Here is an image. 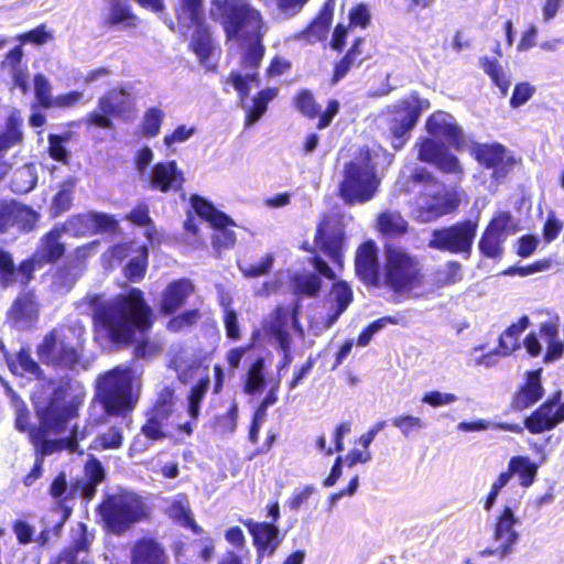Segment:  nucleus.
I'll list each match as a JSON object with an SVG mask.
<instances>
[{
    "instance_id": "58",
    "label": "nucleus",
    "mask_w": 564,
    "mask_h": 564,
    "mask_svg": "<svg viewBox=\"0 0 564 564\" xmlns=\"http://www.w3.org/2000/svg\"><path fill=\"white\" fill-rule=\"evenodd\" d=\"M164 343L161 338H142L134 348V357L138 359H151L161 354Z\"/></svg>"
},
{
    "instance_id": "11",
    "label": "nucleus",
    "mask_w": 564,
    "mask_h": 564,
    "mask_svg": "<svg viewBox=\"0 0 564 564\" xmlns=\"http://www.w3.org/2000/svg\"><path fill=\"white\" fill-rule=\"evenodd\" d=\"M386 270L387 283L397 291L412 289L421 279L417 259L399 247L386 248Z\"/></svg>"
},
{
    "instance_id": "5",
    "label": "nucleus",
    "mask_w": 564,
    "mask_h": 564,
    "mask_svg": "<svg viewBox=\"0 0 564 564\" xmlns=\"http://www.w3.org/2000/svg\"><path fill=\"white\" fill-rule=\"evenodd\" d=\"M408 184L419 189L420 196L415 202L414 214L421 223H429L449 214L458 205L457 199L446 192L445 186L423 167L412 172Z\"/></svg>"
},
{
    "instance_id": "59",
    "label": "nucleus",
    "mask_w": 564,
    "mask_h": 564,
    "mask_svg": "<svg viewBox=\"0 0 564 564\" xmlns=\"http://www.w3.org/2000/svg\"><path fill=\"white\" fill-rule=\"evenodd\" d=\"M164 118V113L159 108H150L145 111L142 122V131L145 137H155L160 132V128Z\"/></svg>"
},
{
    "instance_id": "44",
    "label": "nucleus",
    "mask_w": 564,
    "mask_h": 564,
    "mask_svg": "<svg viewBox=\"0 0 564 564\" xmlns=\"http://www.w3.org/2000/svg\"><path fill=\"white\" fill-rule=\"evenodd\" d=\"M378 228L382 234L395 237L408 230V223L400 213L388 210L378 217Z\"/></svg>"
},
{
    "instance_id": "10",
    "label": "nucleus",
    "mask_w": 564,
    "mask_h": 564,
    "mask_svg": "<svg viewBox=\"0 0 564 564\" xmlns=\"http://www.w3.org/2000/svg\"><path fill=\"white\" fill-rule=\"evenodd\" d=\"M203 3L202 0H180L177 8L178 23L187 29L195 26L192 36L191 47L199 61L208 65L209 56L214 45L208 29L203 25Z\"/></svg>"
},
{
    "instance_id": "41",
    "label": "nucleus",
    "mask_w": 564,
    "mask_h": 564,
    "mask_svg": "<svg viewBox=\"0 0 564 564\" xmlns=\"http://www.w3.org/2000/svg\"><path fill=\"white\" fill-rule=\"evenodd\" d=\"M133 19L134 15L127 4L121 1H113L109 3L108 9L102 17V24L106 26H130V21Z\"/></svg>"
},
{
    "instance_id": "38",
    "label": "nucleus",
    "mask_w": 564,
    "mask_h": 564,
    "mask_svg": "<svg viewBox=\"0 0 564 564\" xmlns=\"http://www.w3.org/2000/svg\"><path fill=\"white\" fill-rule=\"evenodd\" d=\"M37 182L36 167L32 163L24 164L17 169L11 177L10 188L18 194L29 193Z\"/></svg>"
},
{
    "instance_id": "24",
    "label": "nucleus",
    "mask_w": 564,
    "mask_h": 564,
    "mask_svg": "<svg viewBox=\"0 0 564 564\" xmlns=\"http://www.w3.org/2000/svg\"><path fill=\"white\" fill-rule=\"evenodd\" d=\"M184 181L183 172L178 170L175 161L155 164L150 176L151 186L163 193L178 191Z\"/></svg>"
},
{
    "instance_id": "54",
    "label": "nucleus",
    "mask_w": 564,
    "mask_h": 564,
    "mask_svg": "<svg viewBox=\"0 0 564 564\" xmlns=\"http://www.w3.org/2000/svg\"><path fill=\"white\" fill-rule=\"evenodd\" d=\"M462 279V264L458 261L446 262L435 275V281L441 286L458 283Z\"/></svg>"
},
{
    "instance_id": "1",
    "label": "nucleus",
    "mask_w": 564,
    "mask_h": 564,
    "mask_svg": "<svg viewBox=\"0 0 564 564\" xmlns=\"http://www.w3.org/2000/svg\"><path fill=\"white\" fill-rule=\"evenodd\" d=\"M87 302L97 335L112 344L126 345L131 341L135 329L144 332L152 325V310L139 289L109 300L88 295Z\"/></svg>"
},
{
    "instance_id": "26",
    "label": "nucleus",
    "mask_w": 564,
    "mask_h": 564,
    "mask_svg": "<svg viewBox=\"0 0 564 564\" xmlns=\"http://www.w3.org/2000/svg\"><path fill=\"white\" fill-rule=\"evenodd\" d=\"M46 430L33 429L30 431V442L32 443L35 456L44 458L54 453L67 449L70 453L78 452V445L75 441H67V438L50 440L46 437Z\"/></svg>"
},
{
    "instance_id": "47",
    "label": "nucleus",
    "mask_w": 564,
    "mask_h": 564,
    "mask_svg": "<svg viewBox=\"0 0 564 564\" xmlns=\"http://www.w3.org/2000/svg\"><path fill=\"white\" fill-rule=\"evenodd\" d=\"M123 435L120 427L111 426L107 432L94 438L89 448L94 451L118 449L122 446Z\"/></svg>"
},
{
    "instance_id": "49",
    "label": "nucleus",
    "mask_w": 564,
    "mask_h": 564,
    "mask_svg": "<svg viewBox=\"0 0 564 564\" xmlns=\"http://www.w3.org/2000/svg\"><path fill=\"white\" fill-rule=\"evenodd\" d=\"M169 513L171 518L177 521L182 527L191 528L197 534L202 531L192 518L191 510L185 501L175 500L171 505Z\"/></svg>"
},
{
    "instance_id": "30",
    "label": "nucleus",
    "mask_w": 564,
    "mask_h": 564,
    "mask_svg": "<svg viewBox=\"0 0 564 564\" xmlns=\"http://www.w3.org/2000/svg\"><path fill=\"white\" fill-rule=\"evenodd\" d=\"M316 243L334 262H339L343 246V231L339 227L329 230V220L324 219L317 228Z\"/></svg>"
},
{
    "instance_id": "4",
    "label": "nucleus",
    "mask_w": 564,
    "mask_h": 564,
    "mask_svg": "<svg viewBox=\"0 0 564 564\" xmlns=\"http://www.w3.org/2000/svg\"><path fill=\"white\" fill-rule=\"evenodd\" d=\"M377 156L369 149H361L359 154L346 164L339 186L345 203L364 204L373 198L380 182L376 172Z\"/></svg>"
},
{
    "instance_id": "9",
    "label": "nucleus",
    "mask_w": 564,
    "mask_h": 564,
    "mask_svg": "<svg viewBox=\"0 0 564 564\" xmlns=\"http://www.w3.org/2000/svg\"><path fill=\"white\" fill-rule=\"evenodd\" d=\"M514 508L516 503L506 505L496 517L490 544L479 552L481 557L497 556L503 560L514 552L520 540V533L516 530L520 520L516 517Z\"/></svg>"
},
{
    "instance_id": "27",
    "label": "nucleus",
    "mask_w": 564,
    "mask_h": 564,
    "mask_svg": "<svg viewBox=\"0 0 564 564\" xmlns=\"http://www.w3.org/2000/svg\"><path fill=\"white\" fill-rule=\"evenodd\" d=\"M194 292V284L189 279H180L171 282L163 292L161 310L164 314H172L182 307L187 297Z\"/></svg>"
},
{
    "instance_id": "18",
    "label": "nucleus",
    "mask_w": 564,
    "mask_h": 564,
    "mask_svg": "<svg viewBox=\"0 0 564 564\" xmlns=\"http://www.w3.org/2000/svg\"><path fill=\"white\" fill-rule=\"evenodd\" d=\"M476 158L481 165L492 170V177L497 182H501L514 164L506 148L498 143L478 145Z\"/></svg>"
},
{
    "instance_id": "36",
    "label": "nucleus",
    "mask_w": 564,
    "mask_h": 564,
    "mask_svg": "<svg viewBox=\"0 0 564 564\" xmlns=\"http://www.w3.org/2000/svg\"><path fill=\"white\" fill-rule=\"evenodd\" d=\"M191 204L195 213L212 226L234 225L230 217L216 209L213 204L198 195L191 197Z\"/></svg>"
},
{
    "instance_id": "56",
    "label": "nucleus",
    "mask_w": 564,
    "mask_h": 564,
    "mask_svg": "<svg viewBox=\"0 0 564 564\" xmlns=\"http://www.w3.org/2000/svg\"><path fill=\"white\" fill-rule=\"evenodd\" d=\"M34 84V94L39 101V104L43 108H52L53 102V96H52V85L50 80L42 74H36L33 79Z\"/></svg>"
},
{
    "instance_id": "17",
    "label": "nucleus",
    "mask_w": 564,
    "mask_h": 564,
    "mask_svg": "<svg viewBox=\"0 0 564 564\" xmlns=\"http://www.w3.org/2000/svg\"><path fill=\"white\" fill-rule=\"evenodd\" d=\"M228 83H230L240 95L242 107L247 111L245 123L246 127L253 126L265 113L268 108V105L261 102L262 100H260L257 97L252 99L251 107H247L243 104L245 98H247L250 93V84H254L257 87L260 86V79L258 74L254 72L248 73L243 76L240 73H231L230 77L228 78Z\"/></svg>"
},
{
    "instance_id": "29",
    "label": "nucleus",
    "mask_w": 564,
    "mask_h": 564,
    "mask_svg": "<svg viewBox=\"0 0 564 564\" xmlns=\"http://www.w3.org/2000/svg\"><path fill=\"white\" fill-rule=\"evenodd\" d=\"M131 564H169V555L155 540L142 539L131 551Z\"/></svg>"
},
{
    "instance_id": "16",
    "label": "nucleus",
    "mask_w": 564,
    "mask_h": 564,
    "mask_svg": "<svg viewBox=\"0 0 564 564\" xmlns=\"http://www.w3.org/2000/svg\"><path fill=\"white\" fill-rule=\"evenodd\" d=\"M253 539L258 557L256 564H261L264 556H272L282 542L279 528L273 523L256 522L251 519L243 522Z\"/></svg>"
},
{
    "instance_id": "21",
    "label": "nucleus",
    "mask_w": 564,
    "mask_h": 564,
    "mask_svg": "<svg viewBox=\"0 0 564 564\" xmlns=\"http://www.w3.org/2000/svg\"><path fill=\"white\" fill-rule=\"evenodd\" d=\"M37 316L39 303L32 291L20 293L8 312V318L18 329L30 328L37 321Z\"/></svg>"
},
{
    "instance_id": "25",
    "label": "nucleus",
    "mask_w": 564,
    "mask_h": 564,
    "mask_svg": "<svg viewBox=\"0 0 564 564\" xmlns=\"http://www.w3.org/2000/svg\"><path fill=\"white\" fill-rule=\"evenodd\" d=\"M357 275L367 284L376 285L379 280L377 248L373 242H365L357 251L355 259Z\"/></svg>"
},
{
    "instance_id": "14",
    "label": "nucleus",
    "mask_w": 564,
    "mask_h": 564,
    "mask_svg": "<svg viewBox=\"0 0 564 564\" xmlns=\"http://www.w3.org/2000/svg\"><path fill=\"white\" fill-rule=\"evenodd\" d=\"M562 391H556L524 420V426L532 434H540L554 429L564 422V403H561Z\"/></svg>"
},
{
    "instance_id": "31",
    "label": "nucleus",
    "mask_w": 564,
    "mask_h": 564,
    "mask_svg": "<svg viewBox=\"0 0 564 564\" xmlns=\"http://www.w3.org/2000/svg\"><path fill=\"white\" fill-rule=\"evenodd\" d=\"M64 235L56 225L41 239L35 258L43 262H55L65 253Z\"/></svg>"
},
{
    "instance_id": "52",
    "label": "nucleus",
    "mask_w": 564,
    "mask_h": 564,
    "mask_svg": "<svg viewBox=\"0 0 564 564\" xmlns=\"http://www.w3.org/2000/svg\"><path fill=\"white\" fill-rule=\"evenodd\" d=\"M17 282V267L10 252L0 248V286L7 289Z\"/></svg>"
},
{
    "instance_id": "2",
    "label": "nucleus",
    "mask_w": 564,
    "mask_h": 564,
    "mask_svg": "<svg viewBox=\"0 0 564 564\" xmlns=\"http://www.w3.org/2000/svg\"><path fill=\"white\" fill-rule=\"evenodd\" d=\"M210 17L220 21L228 39L237 37L246 31L254 43L250 44L245 56L243 67L256 70L263 58L264 46L261 44L267 26L261 13L248 0H214Z\"/></svg>"
},
{
    "instance_id": "20",
    "label": "nucleus",
    "mask_w": 564,
    "mask_h": 564,
    "mask_svg": "<svg viewBox=\"0 0 564 564\" xmlns=\"http://www.w3.org/2000/svg\"><path fill=\"white\" fill-rule=\"evenodd\" d=\"M426 129L431 135L444 139L456 149L465 143L463 130L457 126L455 118L447 112L433 113L426 122Z\"/></svg>"
},
{
    "instance_id": "32",
    "label": "nucleus",
    "mask_w": 564,
    "mask_h": 564,
    "mask_svg": "<svg viewBox=\"0 0 564 564\" xmlns=\"http://www.w3.org/2000/svg\"><path fill=\"white\" fill-rule=\"evenodd\" d=\"M131 93L127 88L112 89L98 101V109L111 116H123L131 110Z\"/></svg>"
},
{
    "instance_id": "60",
    "label": "nucleus",
    "mask_w": 564,
    "mask_h": 564,
    "mask_svg": "<svg viewBox=\"0 0 564 564\" xmlns=\"http://www.w3.org/2000/svg\"><path fill=\"white\" fill-rule=\"evenodd\" d=\"M200 317H202V314L198 310L185 311L182 314L173 317L167 323V329L173 333H178V332L183 330L184 328L195 325Z\"/></svg>"
},
{
    "instance_id": "35",
    "label": "nucleus",
    "mask_w": 564,
    "mask_h": 564,
    "mask_svg": "<svg viewBox=\"0 0 564 564\" xmlns=\"http://www.w3.org/2000/svg\"><path fill=\"white\" fill-rule=\"evenodd\" d=\"M528 316H522L519 322L511 324L499 337V346L495 349V354L499 356H509L511 352L520 348L519 336L529 326Z\"/></svg>"
},
{
    "instance_id": "45",
    "label": "nucleus",
    "mask_w": 564,
    "mask_h": 564,
    "mask_svg": "<svg viewBox=\"0 0 564 564\" xmlns=\"http://www.w3.org/2000/svg\"><path fill=\"white\" fill-rule=\"evenodd\" d=\"M264 384V359L262 357H257L248 369L243 391L247 394H254L261 390Z\"/></svg>"
},
{
    "instance_id": "7",
    "label": "nucleus",
    "mask_w": 564,
    "mask_h": 564,
    "mask_svg": "<svg viewBox=\"0 0 564 564\" xmlns=\"http://www.w3.org/2000/svg\"><path fill=\"white\" fill-rule=\"evenodd\" d=\"M79 403L70 392V383L61 381L53 386L47 395L37 397L35 411L43 429L61 432L77 415Z\"/></svg>"
},
{
    "instance_id": "40",
    "label": "nucleus",
    "mask_w": 564,
    "mask_h": 564,
    "mask_svg": "<svg viewBox=\"0 0 564 564\" xmlns=\"http://www.w3.org/2000/svg\"><path fill=\"white\" fill-rule=\"evenodd\" d=\"M512 475H518L522 487L531 486L538 474V465L527 456H513L509 460Z\"/></svg>"
},
{
    "instance_id": "13",
    "label": "nucleus",
    "mask_w": 564,
    "mask_h": 564,
    "mask_svg": "<svg viewBox=\"0 0 564 564\" xmlns=\"http://www.w3.org/2000/svg\"><path fill=\"white\" fill-rule=\"evenodd\" d=\"M517 231L513 218L509 213H500L494 217L478 243L480 252L487 258H500L503 253V242Z\"/></svg>"
},
{
    "instance_id": "43",
    "label": "nucleus",
    "mask_w": 564,
    "mask_h": 564,
    "mask_svg": "<svg viewBox=\"0 0 564 564\" xmlns=\"http://www.w3.org/2000/svg\"><path fill=\"white\" fill-rule=\"evenodd\" d=\"M64 236L80 237L91 229V216L78 214L70 216L66 221L55 224Z\"/></svg>"
},
{
    "instance_id": "50",
    "label": "nucleus",
    "mask_w": 564,
    "mask_h": 564,
    "mask_svg": "<svg viewBox=\"0 0 564 564\" xmlns=\"http://www.w3.org/2000/svg\"><path fill=\"white\" fill-rule=\"evenodd\" d=\"M391 423L400 430L404 437H410L413 433H417L427 426L421 417L410 414L395 416L391 420Z\"/></svg>"
},
{
    "instance_id": "64",
    "label": "nucleus",
    "mask_w": 564,
    "mask_h": 564,
    "mask_svg": "<svg viewBox=\"0 0 564 564\" xmlns=\"http://www.w3.org/2000/svg\"><path fill=\"white\" fill-rule=\"evenodd\" d=\"M17 203H0V234L15 228Z\"/></svg>"
},
{
    "instance_id": "3",
    "label": "nucleus",
    "mask_w": 564,
    "mask_h": 564,
    "mask_svg": "<svg viewBox=\"0 0 564 564\" xmlns=\"http://www.w3.org/2000/svg\"><path fill=\"white\" fill-rule=\"evenodd\" d=\"M142 370L134 362L118 366L98 379L97 398L109 414L131 411L138 400L133 392L134 384L140 386Z\"/></svg>"
},
{
    "instance_id": "57",
    "label": "nucleus",
    "mask_w": 564,
    "mask_h": 564,
    "mask_svg": "<svg viewBox=\"0 0 564 564\" xmlns=\"http://www.w3.org/2000/svg\"><path fill=\"white\" fill-rule=\"evenodd\" d=\"M72 138L70 132H65L63 134H53L48 135V152L50 155L59 162H67L68 151L65 148V143L69 142Z\"/></svg>"
},
{
    "instance_id": "61",
    "label": "nucleus",
    "mask_w": 564,
    "mask_h": 564,
    "mask_svg": "<svg viewBox=\"0 0 564 564\" xmlns=\"http://www.w3.org/2000/svg\"><path fill=\"white\" fill-rule=\"evenodd\" d=\"M296 109L308 118H314L319 111L318 105L315 102L313 94L310 90H301L295 99Z\"/></svg>"
},
{
    "instance_id": "28",
    "label": "nucleus",
    "mask_w": 564,
    "mask_h": 564,
    "mask_svg": "<svg viewBox=\"0 0 564 564\" xmlns=\"http://www.w3.org/2000/svg\"><path fill=\"white\" fill-rule=\"evenodd\" d=\"M105 469L101 463L90 456L85 465V477L72 486V490L78 492L84 499L91 500L96 495L97 486L105 479Z\"/></svg>"
},
{
    "instance_id": "62",
    "label": "nucleus",
    "mask_w": 564,
    "mask_h": 564,
    "mask_svg": "<svg viewBox=\"0 0 564 564\" xmlns=\"http://www.w3.org/2000/svg\"><path fill=\"white\" fill-rule=\"evenodd\" d=\"M90 542L87 527L80 522L77 528L73 529V545L68 550H74V554L80 556L82 553L87 552Z\"/></svg>"
},
{
    "instance_id": "8",
    "label": "nucleus",
    "mask_w": 564,
    "mask_h": 564,
    "mask_svg": "<svg viewBox=\"0 0 564 564\" xmlns=\"http://www.w3.org/2000/svg\"><path fill=\"white\" fill-rule=\"evenodd\" d=\"M99 513L107 530L118 535L147 516L141 498L129 491L108 496L100 505Z\"/></svg>"
},
{
    "instance_id": "15",
    "label": "nucleus",
    "mask_w": 564,
    "mask_h": 564,
    "mask_svg": "<svg viewBox=\"0 0 564 564\" xmlns=\"http://www.w3.org/2000/svg\"><path fill=\"white\" fill-rule=\"evenodd\" d=\"M430 106L429 100L414 96L404 101V109L399 111L390 124L393 134V147L400 149L404 143V135L415 126L421 112Z\"/></svg>"
},
{
    "instance_id": "34",
    "label": "nucleus",
    "mask_w": 564,
    "mask_h": 564,
    "mask_svg": "<svg viewBox=\"0 0 564 564\" xmlns=\"http://www.w3.org/2000/svg\"><path fill=\"white\" fill-rule=\"evenodd\" d=\"M0 351L3 354L9 369L13 373H29L31 376L39 377L41 373V368L39 364L31 357V352L29 349H21L14 356L9 355L6 349L4 344L0 339Z\"/></svg>"
},
{
    "instance_id": "46",
    "label": "nucleus",
    "mask_w": 564,
    "mask_h": 564,
    "mask_svg": "<svg viewBox=\"0 0 564 564\" xmlns=\"http://www.w3.org/2000/svg\"><path fill=\"white\" fill-rule=\"evenodd\" d=\"M333 18V10L329 4H325L318 17L311 23L306 30L307 37L311 41H321L326 37Z\"/></svg>"
},
{
    "instance_id": "19",
    "label": "nucleus",
    "mask_w": 564,
    "mask_h": 564,
    "mask_svg": "<svg viewBox=\"0 0 564 564\" xmlns=\"http://www.w3.org/2000/svg\"><path fill=\"white\" fill-rule=\"evenodd\" d=\"M419 160L434 164L445 173L456 174L462 172L457 158L451 154L444 144L433 139H425L421 142Z\"/></svg>"
},
{
    "instance_id": "23",
    "label": "nucleus",
    "mask_w": 564,
    "mask_h": 564,
    "mask_svg": "<svg viewBox=\"0 0 564 564\" xmlns=\"http://www.w3.org/2000/svg\"><path fill=\"white\" fill-rule=\"evenodd\" d=\"M22 124L23 119L17 110L12 111L6 120V129L0 134V174L2 175L8 172L10 166L7 160L8 152L22 143Z\"/></svg>"
},
{
    "instance_id": "39",
    "label": "nucleus",
    "mask_w": 564,
    "mask_h": 564,
    "mask_svg": "<svg viewBox=\"0 0 564 564\" xmlns=\"http://www.w3.org/2000/svg\"><path fill=\"white\" fill-rule=\"evenodd\" d=\"M290 313L286 308L276 307L270 318L264 323V330L271 334L276 343L291 340L286 330Z\"/></svg>"
},
{
    "instance_id": "42",
    "label": "nucleus",
    "mask_w": 564,
    "mask_h": 564,
    "mask_svg": "<svg viewBox=\"0 0 564 564\" xmlns=\"http://www.w3.org/2000/svg\"><path fill=\"white\" fill-rule=\"evenodd\" d=\"M480 66L491 78L494 84L500 89L501 95L506 96L511 85L510 77L497 59L489 57L480 58Z\"/></svg>"
},
{
    "instance_id": "37",
    "label": "nucleus",
    "mask_w": 564,
    "mask_h": 564,
    "mask_svg": "<svg viewBox=\"0 0 564 564\" xmlns=\"http://www.w3.org/2000/svg\"><path fill=\"white\" fill-rule=\"evenodd\" d=\"M76 185L77 178L73 176L59 184L50 208L52 217H57L70 208Z\"/></svg>"
},
{
    "instance_id": "55",
    "label": "nucleus",
    "mask_w": 564,
    "mask_h": 564,
    "mask_svg": "<svg viewBox=\"0 0 564 564\" xmlns=\"http://www.w3.org/2000/svg\"><path fill=\"white\" fill-rule=\"evenodd\" d=\"M15 228L21 232L33 230L40 219V215L30 207L17 204Z\"/></svg>"
},
{
    "instance_id": "6",
    "label": "nucleus",
    "mask_w": 564,
    "mask_h": 564,
    "mask_svg": "<svg viewBox=\"0 0 564 564\" xmlns=\"http://www.w3.org/2000/svg\"><path fill=\"white\" fill-rule=\"evenodd\" d=\"M84 328L66 325L54 328L37 346L40 360L56 369L74 370L79 362Z\"/></svg>"
},
{
    "instance_id": "48",
    "label": "nucleus",
    "mask_w": 564,
    "mask_h": 564,
    "mask_svg": "<svg viewBox=\"0 0 564 564\" xmlns=\"http://www.w3.org/2000/svg\"><path fill=\"white\" fill-rule=\"evenodd\" d=\"M322 285V280L316 274H302L293 279L294 293L305 296H316Z\"/></svg>"
},
{
    "instance_id": "22",
    "label": "nucleus",
    "mask_w": 564,
    "mask_h": 564,
    "mask_svg": "<svg viewBox=\"0 0 564 564\" xmlns=\"http://www.w3.org/2000/svg\"><path fill=\"white\" fill-rule=\"evenodd\" d=\"M543 394L542 369L527 371L525 382L514 393L511 406L516 411H523L540 401Z\"/></svg>"
},
{
    "instance_id": "63",
    "label": "nucleus",
    "mask_w": 564,
    "mask_h": 564,
    "mask_svg": "<svg viewBox=\"0 0 564 564\" xmlns=\"http://www.w3.org/2000/svg\"><path fill=\"white\" fill-rule=\"evenodd\" d=\"M274 258L272 254H267L260 260L259 263L239 265L241 272L247 278H258L270 272L273 267Z\"/></svg>"
},
{
    "instance_id": "51",
    "label": "nucleus",
    "mask_w": 564,
    "mask_h": 564,
    "mask_svg": "<svg viewBox=\"0 0 564 564\" xmlns=\"http://www.w3.org/2000/svg\"><path fill=\"white\" fill-rule=\"evenodd\" d=\"M209 377L200 379L188 394V414L192 419L196 420L199 415L200 402L205 398L209 389Z\"/></svg>"
},
{
    "instance_id": "33",
    "label": "nucleus",
    "mask_w": 564,
    "mask_h": 564,
    "mask_svg": "<svg viewBox=\"0 0 564 564\" xmlns=\"http://www.w3.org/2000/svg\"><path fill=\"white\" fill-rule=\"evenodd\" d=\"M352 300V292L347 284L338 282L334 284L330 292V312L325 322V328H330L347 310Z\"/></svg>"
},
{
    "instance_id": "53",
    "label": "nucleus",
    "mask_w": 564,
    "mask_h": 564,
    "mask_svg": "<svg viewBox=\"0 0 564 564\" xmlns=\"http://www.w3.org/2000/svg\"><path fill=\"white\" fill-rule=\"evenodd\" d=\"M148 267V248L142 247L140 253L132 258L124 267V275L132 282L140 281L147 271Z\"/></svg>"
},
{
    "instance_id": "12",
    "label": "nucleus",
    "mask_w": 564,
    "mask_h": 564,
    "mask_svg": "<svg viewBox=\"0 0 564 564\" xmlns=\"http://www.w3.org/2000/svg\"><path fill=\"white\" fill-rule=\"evenodd\" d=\"M478 225L473 220L456 223L448 227L434 229L427 243L429 248L451 253L470 256Z\"/></svg>"
}]
</instances>
